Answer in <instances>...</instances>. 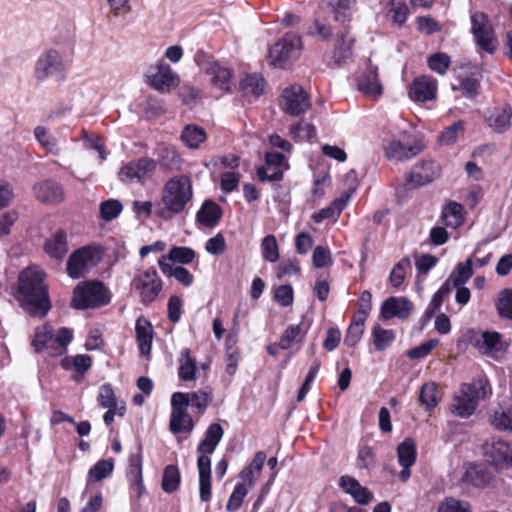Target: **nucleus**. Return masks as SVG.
<instances>
[{
    "mask_svg": "<svg viewBox=\"0 0 512 512\" xmlns=\"http://www.w3.org/2000/svg\"><path fill=\"white\" fill-rule=\"evenodd\" d=\"M42 270L29 267L24 269L18 279L17 300L31 316H45L51 308L47 285Z\"/></svg>",
    "mask_w": 512,
    "mask_h": 512,
    "instance_id": "1",
    "label": "nucleus"
},
{
    "mask_svg": "<svg viewBox=\"0 0 512 512\" xmlns=\"http://www.w3.org/2000/svg\"><path fill=\"white\" fill-rule=\"evenodd\" d=\"M193 184L188 175L178 174L168 179L161 190V208L157 214L171 218L186 211L193 199Z\"/></svg>",
    "mask_w": 512,
    "mask_h": 512,
    "instance_id": "2",
    "label": "nucleus"
},
{
    "mask_svg": "<svg viewBox=\"0 0 512 512\" xmlns=\"http://www.w3.org/2000/svg\"><path fill=\"white\" fill-rule=\"evenodd\" d=\"M304 48L300 34L289 31L282 35L267 51L269 66L280 70H292Z\"/></svg>",
    "mask_w": 512,
    "mask_h": 512,
    "instance_id": "3",
    "label": "nucleus"
},
{
    "mask_svg": "<svg viewBox=\"0 0 512 512\" xmlns=\"http://www.w3.org/2000/svg\"><path fill=\"white\" fill-rule=\"evenodd\" d=\"M489 393L490 388L483 380L464 383L454 394L450 410L458 417L468 418L475 412L479 401L485 399Z\"/></svg>",
    "mask_w": 512,
    "mask_h": 512,
    "instance_id": "4",
    "label": "nucleus"
},
{
    "mask_svg": "<svg viewBox=\"0 0 512 512\" xmlns=\"http://www.w3.org/2000/svg\"><path fill=\"white\" fill-rule=\"evenodd\" d=\"M111 301L109 289L99 280H86L78 283L73 290L71 306L75 309H94Z\"/></svg>",
    "mask_w": 512,
    "mask_h": 512,
    "instance_id": "5",
    "label": "nucleus"
},
{
    "mask_svg": "<svg viewBox=\"0 0 512 512\" xmlns=\"http://www.w3.org/2000/svg\"><path fill=\"white\" fill-rule=\"evenodd\" d=\"M425 147L420 133L404 130L384 146V153L387 159L402 162L416 157Z\"/></svg>",
    "mask_w": 512,
    "mask_h": 512,
    "instance_id": "6",
    "label": "nucleus"
},
{
    "mask_svg": "<svg viewBox=\"0 0 512 512\" xmlns=\"http://www.w3.org/2000/svg\"><path fill=\"white\" fill-rule=\"evenodd\" d=\"M470 22L469 32L473 35L477 49L493 55L497 51L498 39L488 14L475 11L470 15Z\"/></svg>",
    "mask_w": 512,
    "mask_h": 512,
    "instance_id": "7",
    "label": "nucleus"
},
{
    "mask_svg": "<svg viewBox=\"0 0 512 512\" xmlns=\"http://www.w3.org/2000/svg\"><path fill=\"white\" fill-rule=\"evenodd\" d=\"M103 251L98 245H87L75 250L68 258L67 273L73 279L84 277L102 260Z\"/></svg>",
    "mask_w": 512,
    "mask_h": 512,
    "instance_id": "8",
    "label": "nucleus"
},
{
    "mask_svg": "<svg viewBox=\"0 0 512 512\" xmlns=\"http://www.w3.org/2000/svg\"><path fill=\"white\" fill-rule=\"evenodd\" d=\"M145 83L151 89L166 94L179 86L180 77L169 64L159 59L145 74Z\"/></svg>",
    "mask_w": 512,
    "mask_h": 512,
    "instance_id": "9",
    "label": "nucleus"
},
{
    "mask_svg": "<svg viewBox=\"0 0 512 512\" xmlns=\"http://www.w3.org/2000/svg\"><path fill=\"white\" fill-rule=\"evenodd\" d=\"M280 106L286 115L297 117L311 107V99L301 85L292 84L283 89Z\"/></svg>",
    "mask_w": 512,
    "mask_h": 512,
    "instance_id": "10",
    "label": "nucleus"
},
{
    "mask_svg": "<svg viewBox=\"0 0 512 512\" xmlns=\"http://www.w3.org/2000/svg\"><path fill=\"white\" fill-rule=\"evenodd\" d=\"M182 392H175L171 396V415L169 429L173 434L191 433L194 429V421L187 412V402Z\"/></svg>",
    "mask_w": 512,
    "mask_h": 512,
    "instance_id": "11",
    "label": "nucleus"
},
{
    "mask_svg": "<svg viewBox=\"0 0 512 512\" xmlns=\"http://www.w3.org/2000/svg\"><path fill=\"white\" fill-rule=\"evenodd\" d=\"M156 162L147 157L131 160L124 164L118 171V179L124 184L142 183L153 175Z\"/></svg>",
    "mask_w": 512,
    "mask_h": 512,
    "instance_id": "12",
    "label": "nucleus"
},
{
    "mask_svg": "<svg viewBox=\"0 0 512 512\" xmlns=\"http://www.w3.org/2000/svg\"><path fill=\"white\" fill-rule=\"evenodd\" d=\"M289 169L287 157L280 152H266L265 164L257 168L256 174L261 182H279Z\"/></svg>",
    "mask_w": 512,
    "mask_h": 512,
    "instance_id": "13",
    "label": "nucleus"
},
{
    "mask_svg": "<svg viewBox=\"0 0 512 512\" xmlns=\"http://www.w3.org/2000/svg\"><path fill=\"white\" fill-rule=\"evenodd\" d=\"M132 286L140 292L141 302H153L162 291L163 283L155 269L150 268L135 276Z\"/></svg>",
    "mask_w": 512,
    "mask_h": 512,
    "instance_id": "14",
    "label": "nucleus"
},
{
    "mask_svg": "<svg viewBox=\"0 0 512 512\" xmlns=\"http://www.w3.org/2000/svg\"><path fill=\"white\" fill-rule=\"evenodd\" d=\"M474 346L488 357L499 360L508 348V343L496 331L485 330L475 339Z\"/></svg>",
    "mask_w": 512,
    "mask_h": 512,
    "instance_id": "15",
    "label": "nucleus"
},
{
    "mask_svg": "<svg viewBox=\"0 0 512 512\" xmlns=\"http://www.w3.org/2000/svg\"><path fill=\"white\" fill-rule=\"evenodd\" d=\"M438 81L431 75L415 77L408 87V97L415 103L433 101L437 97Z\"/></svg>",
    "mask_w": 512,
    "mask_h": 512,
    "instance_id": "16",
    "label": "nucleus"
},
{
    "mask_svg": "<svg viewBox=\"0 0 512 512\" xmlns=\"http://www.w3.org/2000/svg\"><path fill=\"white\" fill-rule=\"evenodd\" d=\"M356 89L364 95L371 97H380L384 92V87L379 78L378 66L371 60L365 70L356 78Z\"/></svg>",
    "mask_w": 512,
    "mask_h": 512,
    "instance_id": "17",
    "label": "nucleus"
},
{
    "mask_svg": "<svg viewBox=\"0 0 512 512\" xmlns=\"http://www.w3.org/2000/svg\"><path fill=\"white\" fill-rule=\"evenodd\" d=\"M441 171V166L437 162L423 159L413 167L407 182L413 187L425 186L438 179Z\"/></svg>",
    "mask_w": 512,
    "mask_h": 512,
    "instance_id": "18",
    "label": "nucleus"
},
{
    "mask_svg": "<svg viewBox=\"0 0 512 512\" xmlns=\"http://www.w3.org/2000/svg\"><path fill=\"white\" fill-rule=\"evenodd\" d=\"M63 61L56 49H49L36 61L34 75L37 82L41 83L56 72H62Z\"/></svg>",
    "mask_w": 512,
    "mask_h": 512,
    "instance_id": "19",
    "label": "nucleus"
},
{
    "mask_svg": "<svg viewBox=\"0 0 512 512\" xmlns=\"http://www.w3.org/2000/svg\"><path fill=\"white\" fill-rule=\"evenodd\" d=\"M205 72L211 76V83L214 87L220 89L226 94L233 92L235 71L230 66H224L219 60H212Z\"/></svg>",
    "mask_w": 512,
    "mask_h": 512,
    "instance_id": "20",
    "label": "nucleus"
},
{
    "mask_svg": "<svg viewBox=\"0 0 512 512\" xmlns=\"http://www.w3.org/2000/svg\"><path fill=\"white\" fill-rule=\"evenodd\" d=\"M483 452L487 460L496 466L512 464V450L508 443L501 439L492 438L485 442Z\"/></svg>",
    "mask_w": 512,
    "mask_h": 512,
    "instance_id": "21",
    "label": "nucleus"
},
{
    "mask_svg": "<svg viewBox=\"0 0 512 512\" xmlns=\"http://www.w3.org/2000/svg\"><path fill=\"white\" fill-rule=\"evenodd\" d=\"M483 118L488 128H511L512 107L508 103L488 107Z\"/></svg>",
    "mask_w": 512,
    "mask_h": 512,
    "instance_id": "22",
    "label": "nucleus"
},
{
    "mask_svg": "<svg viewBox=\"0 0 512 512\" xmlns=\"http://www.w3.org/2000/svg\"><path fill=\"white\" fill-rule=\"evenodd\" d=\"M482 68L478 65L470 66L468 75L460 79L458 86L452 85L453 91H461L467 99H475L479 94L481 85Z\"/></svg>",
    "mask_w": 512,
    "mask_h": 512,
    "instance_id": "23",
    "label": "nucleus"
},
{
    "mask_svg": "<svg viewBox=\"0 0 512 512\" xmlns=\"http://www.w3.org/2000/svg\"><path fill=\"white\" fill-rule=\"evenodd\" d=\"M413 304L404 297H389L381 307V315L388 320L393 317L406 319L411 314Z\"/></svg>",
    "mask_w": 512,
    "mask_h": 512,
    "instance_id": "24",
    "label": "nucleus"
},
{
    "mask_svg": "<svg viewBox=\"0 0 512 512\" xmlns=\"http://www.w3.org/2000/svg\"><path fill=\"white\" fill-rule=\"evenodd\" d=\"M355 37H348V31L343 30L337 34V38L333 48L332 60L337 67H342L352 56Z\"/></svg>",
    "mask_w": 512,
    "mask_h": 512,
    "instance_id": "25",
    "label": "nucleus"
},
{
    "mask_svg": "<svg viewBox=\"0 0 512 512\" xmlns=\"http://www.w3.org/2000/svg\"><path fill=\"white\" fill-rule=\"evenodd\" d=\"M267 81L260 72L245 73L239 80L238 91L242 95L247 92L256 99L263 96L266 92Z\"/></svg>",
    "mask_w": 512,
    "mask_h": 512,
    "instance_id": "26",
    "label": "nucleus"
},
{
    "mask_svg": "<svg viewBox=\"0 0 512 512\" xmlns=\"http://www.w3.org/2000/svg\"><path fill=\"white\" fill-rule=\"evenodd\" d=\"M339 486L360 505H367L373 499V494L366 487L362 486L357 479L349 475L340 477Z\"/></svg>",
    "mask_w": 512,
    "mask_h": 512,
    "instance_id": "27",
    "label": "nucleus"
},
{
    "mask_svg": "<svg viewBox=\"0 0 512 512\" xmlns=\"http://www.w3.org/2000/svg\"><path fill=\"white\" fill-rule=\"evenodd\" d=\"M33 191L35 197L43 203L57 204L64 199L62 187L52 180H46L36 184L33 187Z\"/></svg>",
    "mask_w": 512,
    "mask_h": 512,
    "instance_id": "28",
    "label": "nucleus"
},
{
    "mask_svg": "<svg viewBox=\"0 0 512 512\" xmlns=\"http://www.w3.org/2000/svg\"><path fill=\"white\" fill-rule=\"evenodd\" d=\"M199 474V495L203 502L211 499V460L208 456H199L197 459Z\"/></svg>",
    "mask_w": 512,
    "mask_h": 512,
    "instance_id": "29",
    "label": "nucleus"
},
{
    "mask_svg": "<svg viewBox=\"0 0 512 512\" xmlns=\"http://www.w3.org/2000/svg\"><path fill=\"white\" fill-rule=\"evenodd\" d=\"M309 327L310 324L304 322V316L299 324L288 326L280 338L281 349L289 350L294 344H302Z\"/></svg>",
    "mask_w": 512,
    "mask_h": 512,
    "instance_id": "30",
    "label": "nucleus"
},
{
    "mask_svg": "<svg viewBox=\"0 0 512 512\" xmlns=\"http://www.w3.org/2000/svg\"><path fill=\"white\" fill-rule=\"evenodd\" d=\"M224 435L223 428L218 423H213L209 425L205 432L204 439L198 445L199 456H208L212 454L219 442L221 441Z\"/></svg>",
    "mask_w": 512,
    "mask_h": 512,
    "instance_id": "31",
    "label": "nucleus"
},
{
    "mask_svg": "<svg viewBox=\"0 0 512 512\" xmlns=\"http://www.w3.org/2000/svg\"><path fill=\"white\" fill-rule=\"evenodd\" d=\"M266 459L267 456L265 452H257L249 465L240 472L239 476L243 480L242 483H245L247 487L252 488L260 477Z\"/></svg>",
    "mask_w": 512,
    "mask_h": 512,
    "instance_id": "32",
    "label": "nucleus"
},
{
    "mask_svg": "<svg viewBox=\"0 0 512 512\" xmlns=\"http://www.w3.org/2000/svg\"><path fill=\"white\" fill-rule=\"evenodd\" d=\"M135 332L140 353L144 356L149 355L153 340V328L151 323L143 317L138 318L135 325Z\"/></svg>",
    "mask_w": 512,
    "mask_h": 512,
    "instance_id": "33",
    "label": "nucleus"
},
{
    "mask_svg": "<svg viewBox=\"0 0 512 512\" xmlns=\"http://www.w3.org/2000/svg\"><path fill=\"white\" fill-rule=\"evenodd\" d=\"M221 215L220 206L212 200H206L197 212V220L206 227H213L218 223Z\"/></svg>",
    "mask_w": 512,
    "mask_h": 512,
    "instance_id": "34",
    "label": "nucleus"
},
{
    "mask_svg": "<svg viewBox=\"0 0 512 512\" xmlns=\"http://www.w3.org/2000/svg\"><path fill=\"white\" fill-rule=\"evenodd\" d=\"M46 253L56 260H61L68 252L67 236L63 231H57L45 243Z\"/></svg>",
    "mask_w": 512,
    "mask_h": 512,
    "instance_id": "35",
    "label": "nucleus"
},
{
    "mask_svg": "<svg viewBox=\"0 0 512 512\" xmlns=\"http://www.w3.org/2000/svg\"><path fill=\"white\" fill-rule=\"evenodd\" d=\"M158 265L161 272L166 277H174L179 283L185 287H189L193 284V275L183 266H172L170 263H166L165 259H159Z\"/></svg>",
    "mask_w": 512,
    "mask_h": 512,
    "instance_id": "36",
    "label": "nucleus"
},
{
    "mask_svg": "<svg viewBox=\"0 0 512 512\" xmlns=\"http://www.w3.org/2000/svg\"><path fill=\"white\" fill-rule=\"evenodd\" d=\"M53 340L52 328L49 325H43L36 329L32 346L36 352L48 351V354L51 355L54 350Z\"/></svg>",
    "mask_w": 512,
    "mask_h": 512,
    "instance_id": "37",
    "label": "nucleus"
},
{
    "mask_svg": "<svg viewBox=\"0 0 512 512\" xmlns=\"http://www.w3.org/2000/svg\"><path fill=\"white\" fill-rule=\"evenodd\" d=\"M387 7L390 21L398 27H403L410 16L405 0H389Z\"/></svg>",
    "mask_w": 512,
    "mask_h": 512,
    "instance_id": "38",
    "label": "nucleus"
},
{
    "mask_svg": "<svg viewBox=\"0 0 512 512\" xmlns=\"http://www.w3.org/2000/svg\"><path fill=\"white\" fill-rule=\"evenodd\" d=\"M348 200V195H343L342 197L333 200L330 206L325 207L312 215L313 221L315 223H321L326 219L337 218L346 207Z\"/></svg>",
    "mask_w": 512,
    "mask_h": 512,
    "instance_id": "39",
    "label": "nucleus"
},
{
    "mask_svg": "<svg viewBox=\"0 0 512 512\" xmlns=\"http://www.w3.org/2000/svg\"><path fill=\"white\" fill-rule=\"evenodd\" d=\"M182 394L185 396L187 402V408L191 406L196 409L198 413L202 414L210 402L212 401V392L210 389L199 390L196 392H188Z\"/></svg>",
    "mask_w": 512,
    "mask_h": 512,
    "instance_id": "40",
    "label": "nucleus"
},
{
    "mask_svg": "<svg viewBox=\"0 0 512 512\" xmlns=\"http://www.w3.org/2000/svg\"><path fill=\"white\" fill-rule=\"evenodd\" d=\"M131 486H133L140 495L143 490L142 483V456L141 453L132 454L129 458V469L127 473Z\"/></svg>",
    "mask_w": 512,
    "mask_h": 512,
    "instance_id": "41",
    "label": "nucleus"
},
{
    "mask_svg": "<svg viewBox=\"0 0 512 512\" xmlns=\"http://www.w3.org/2000/svg\"><path fill=\"white\" fill-rule=\"evenodd\" d=\"M178 87V97L183 105L192 109L202 103V91L200 88L187 83Z\"/></svg>",
    "mask_w": 512,
    "mask_h": 512,
    "instance_id": "42",
    "label": "nucleus"
},
{
    "mask_svg": "<svg viewBox=\"0 0 512 512\" xmlns=\"http://www.w3.org/2000/svg\"><path fill=\"white\" fill-rule=\"evenodd\" d=\"M92 365V359L87 354L67 356L61 360V366L65 370H73L78 374H85Z\"/></svg>",
    "mask_w": 512,
    "mask_h": 512,
    "instance_id": "43",
    "label": "nucleus"
},
{
    "mask_svg": "<svg viewBox=\"0 0 512 512\" xmlns=\"http://www.w3.org/2000/svg\"><path fill=\"white\" fill-rule=\"evenodd\" d=\"M196 257L195 251L190 247L174 246L167 255H162L159 259H165L166 263L175 262L180 264H190Z\"/></svg>",
    "mask_w": 512,
    "mask_h": 512,
    "instance_id": "44",
    "label": "nucleus"
},
{
    "mask_svg": "<svg viewBox=\"0 0 512 512\" xmlns=\"http://www.w3.org/2000/svg\"><path fill=\"white\" fill-rule=\"evenodd\" d=\"M463 480L475 487L482 488L489 484L491 475L483 466L475 465L466 470Z\"/></svg>",
    "mask_w": 512,
    "mask_h": 512,
    "instance_id": "45",
    "label": "nucleus"
},
{
    "mask_svg": "<svg viewBox=\"0 0 512 512\" xmlns=\"http://www.w3.org/2000/svg\"><path fill=\"white\" fill-rule=\"evenodd\" d=\"M451 63V56L443 51L434 52L428 55L426 59L428 68L439 75L446 74Z\"/></svg>",
    "mask_w": 512,
    "mask_h": 512,
    "instance_id": "46",
    "label": "nucleus"
},
{
    "mask_svg": "<svg viewBox=\"0 0 512 512\" xmlns=\"http://www.w3.org/2000/svg\"><path fill=\"white\" fill-rule=\"evenodd\" d=\"M463 207L456 202H450L442 211V220L447 227L457 228L463 222Z\"/></svg>",
    "mask_w": 512,
    "mask_h": 512,
    "instance_id": "47",
    "label": "nucleus"
},
{
    "mask_svg": "<svg viewBox=\"0 0 512 512\" xmlns=\"http://www.w3.org/2000/svg\"><path fill=\"white\" fill-rule=\"evenodd\" d=\"M400 465L412 466L416 460V444L412 438H406L397 448Z\"/></svg>",
    "mask_w": 512,
    "mask_h": 512,
    "instance_id": "48",
    "label": "nucleus"
},
{
    "mask_svg": "<svg viewBox=\"0 0 512 512\" xmlns=\"http://www.w3.org/2000/svg\"><path fill=\"white\" fill-rule=\"evenodd\" d=\"M472 274L473 261L471 258H468L466 261L457 264L449 278L452 281V286H459L464 285L470 279Z\"/></svg>",
    "mask_w": 512,
    "mask_h": 512,
    "instance_id": "49",
    "label": "nucleus"
},
{
    "mask_svg": "<svg viewBox=\"0 0 512 512\" xmlns=\"http://www.w3.org/2000/svg\"><path fill=\"white\" fill-rule=\"evenodd\" d=\"M114 469V461L99 460L95 463L88 472V481L98 482L109 477Z\"/></svg>",
    "mask_w": 512,
    "mask_h": 512,
    "instance_id": "50",
    "label": "nucleus"
},
{
    "mask_svg": "<svg viewBox=\"0 0 512 512\" xmlns=\"http://www.w3.org/2000/svg\"><path fill=\"white\" fill-rule=\"evenodd\" d=\"M411 270V261L409 258H402L391 270L389 282L394 288L400 287Z\"/></svg>",
    "mask_w": 512,
    "mask_h": 512,
    "instance_id": "51",
    "label": "nucleus"
},
{
    "mask_svg": "<svg viewBox=\"0 0 512 512\" xmlns=\"http://www.w3.org/2000/svg\"><path fill=\"white\" fill-rule=\"evenodd\" d=\"M373 343L376 350L386 349L394 340L395 333L392 329H383L380 325H375L372 330Z\"/></svg>",
    "mask_w": 512,
    "mask_h": 512,
    "instance_id": "52",
    "label": "nucleus"
},
{
    "mask_svg": "<svg viewBox=\"0 0 512 512\" xmlns=\"http://www.w3.org/2000/svg\"><path fill=\"white\" fill-rule=\"evenodd\" d=\"M196 373V363L190 356L189 349H183L180 357L179 377L184 381L193 380Z\"/></svg>",
    "mask_w": 512,
    "mask_h": 512,
    "instance_id": "53",
    "label": "nucleus"
},
{
    "mask_svg": "<svg viewBox=\"0 0 512 512\" xmlns=\"http://www.w3.org/2000/svg\"><path fill=\"white\" fill-rule=\"evenodd\" d=\"M419 401L426 410H432L437 406V386L434 382L425 383L421 387Z\"/></svg>",
    "mask_w": 512,
    "mask_h": 512,
    "instance_id": "54",
    "label": "nucleus"
},
{
    "mask_svg": "<svg viewBox=\"0 0 512 512\" xmlns=\"http://www.w3.org/2000/svg\"><path fill=\"white\" fill-rule=\"evenodd\" d=\"M415 23L417 30L420 33H425L428 36L441 32L442 30V25L440 22L429 14L417 16Z\"/></svg>",
    "mask_w": 512,
    "mask_h": 512,
    "instance_id": "55",
    "label": "nucleus"
},
{
    "mask_svg": "<svg viewBox=\"0 0 512 512\" xmlns=\"http://www.w3.org/2000/svg\"><path fill=\"white\" fill-rule=\"evenodd\" d=\"M180 484V472L177 466L168 465L164 469L162 488L167 493H172L178 489Z\"/></svg>",
    "mask_w": 512,
    "mask_h": 512,
    "instance_id": "56",
    "label": "nucleus"
},
{
    "mask_svg": "<svg viewBox=\"0 0 512 512\" xmlns=\"http://www.w3.org/2000/svg\"><path fill=\"white\" fill-rule=\"evenodd\" d=\"M490 422L497 430L512 431V405L505 410L495 411Z\"/></svg>",
    "mask_w": 512,
    "mask_h": 512,
    "instance_id": "57",
    "label": "nucleus"
},
{
    "mask_svg": "<svg viewBox=\"0 0 512 512\" xmlns=\"http://www.w3.org/2000/svg\"><path fill=\"white\" fill-rule=\"evenodd\" d=\"M262 256L266 261L275 263L279 259V248L276 237L274 235H267L261 242Z\"/></svg>",
    "mask_w": 512,
    "mask_h": 512,
    "instance_id": "58",
    "label": "nucleus"
},
{
    "mask_svg": "<svg viewBox=\"0 0 512 512\" xmlns=\"http://www.w3.org/2000/svg\"><path fill=\"white\" fill-rule=\"evenodd\" d=\"M180 139L186 147L197 149L206 141L207 134L205 130H182Z\"/></svg>",
    "mask_w": 512,
    "mask_h": 512,
    "instance_id": "59",
    "label": "nucleus"
},
{
    "mask_svg": "<svg viewBox=\"0 0 512 512\" xmlns=\"http://www.w3.org/2000/svg\"><path fill=\"white\" fill-rule=\"evenodd\" d=\"M364 323L363 318H355L351 322L344 339L347 346L353 347L359 342L364 332Z\"/></svg>",
    "mask_w": 512,
    "mask_h": 512,
    "instance_id": "60",
    "label": "nucleus"
},
{
    "mask_svg": "<svg viewBox=\"0 0 512 512\" xmlns=\"http://www.w3.org/2000/svg\"><path fill=\"white\" fill-rule=\"evenodd\" d=\"M249 489L250 488L247 487V485L245 483H238L235 486V488H234L232 494L230 495L228 502L226 504L227 511L234 512V511L238 510L241 507V505L244 501V498L248 494Z\"/></svg>",
    "mask_w": 512,
    "mask_h": 512,
    "instance_id": "61",
    "label": "nucleus"
},
{
    "mask_svg": "<svg viewBox=\"0 0 512 512\" xmlns=\"http://www.w3.org/2000/svg\"><path fill=\"white\" fill-rule=\"evenodd\" d=\"M122 209L123 206L120 201L116 199H109L101 203L100 215L105 221H111L119 216Z\"/></svg>",
    "mask_w": 512,
    "mask_h": 512,
    "instance_id": "62",
    "label": "nucleus"
},
{
    "mask_svg": "<svg viewBox=\"0 0 512 512\" xmlns=\"http://www.w3.org/2000/svg\"><path fill=\"white\" fill-rule=\"evenodd\" d=\"M438 512H472L468 502L447 498L441 503Z\"/></svg>",
    "mask_w": 512,
    "mask_h": 512,
    "instance_id": "63",
    "label": "nucleus"
},
{
    "mask_svg": "<svg viewBox=\"0 0 512 512\" xmlns=\"http://www.w3.org/2000/svg\"><path fill=\"white\" fill-rule=\"evenodd\" d=\"M497 310L501 317L512 319V290H505L500 294Z\"/></svg>",
    "mask_w": 512,
    "mask_h": 512,
    "instance_id": "64",
    "label": "nucleus"
}]
</instances>
